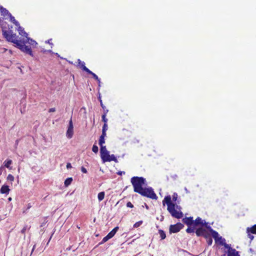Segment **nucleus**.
<instances>
[{
    "label": "nucleus",
    "mask_w": 256,
    "mask_h": 256,
    "mask_svg": "<svg viewBox=\"0 0 256 256\" xmlns=\"http://www.w3.org/2000/svg\"><path fill=\"white\" fill-rule=\"evenodd\" d=\"M51 40H48V42L50 44H51V43L50 42V41Z\"/></svg>",
    "instance_id": "8fccbe9b"
},
{
    "label": "nucleus",
    "mask_w": 256,
    "mask_h": 256,
    "mask_svg": "<svg viewBox=\"0 0 256 256\" xmlns=\"http://www.w3.org/2000/svg\"><path fill=\"white\" fill-rule=\"evenodd\" d=\"M142 222H143L142 220H140V221L136 222L134 224V228H137L140 226L142 224Z\"/></svg>",
    "instance_id": "7c9ffc66"
},
{
    "label": "nucleus",
    "mask_w": 256,
    "mask_h": 256,
    "mask_svg": "<svg viewBox=\"0 0 256 256\" xmlns=\"http://www.w3.org/2000/svg\"><path fill=\"white\" fill-rule=\"evenodd\" d=\"M100 106L102 107V108H103L104 112V110H106L107 109H106V107L104 106L102 100H100Z\"/></svg>",
    "instance_id": "ea45409f"
},
{
    "label": "nucleus",
    "mask_w": 256,
    "mask_h": 256,
    "mask_svg": "<svg viewBox=\"0 0 256 256\" xmlns=\"http://www.w3.org/2000/svg\"><path fill=\"white\" fill-rule=\"evenodd\" d=\"M210 234L212 237V236L216 240L218 238V234L217 232L214 230H210Z\"/></svg>",
    "instance_id": "6ab92c4d"
},
{
    "label": "nucleus",
    "mask_w": 256,
    "mask_h": 256,
    "mask_svg": "<svg viewBox=\"0 0 256 256\" xmlns=\"http://www.w3.org/2000/svg\"><path fill=\"white\" fill-rule=\"evenodd\" d=\"M35 246H36L35 245L33 246V248H32V252H31V254H32L33 252L34 251V250L35 248Z\"/></svg>",
    "instance_id": "de8ad7c7"
},
{
    "label": "nucleus",
    "mask_w": 256,
    "mask_h": 256,
    "mask_svg": "<svg viewBox=\"0 0 256 256\" xmlns=\"http://www.w3.org/2000/svg\"><path fill=\"white\" fill-rule=\"evenodd\" d=\"M12 164V160H8L4 162V166L7 168H10V169H11V168H10V165Z\"/></svg>",
    "instance_id": "393cba45"
},
{
    "label": "nucleus",
    "mask_w": 256,
    "mask_h": 256,
    "mask_svg": "<svg viewBox=\"0 0 256 256\" xmlns=\"http://www.w3.org/2000/svg\"><path fill=\"white\" fill-rule=\"evenodd\" d=\"M88 74H91L93 78L96 80L98 81V84H100V79L98 78V77L94 74V73L93 72H92L91 70H90V72H88Z\"/></svg>",
    "instance_id": "412c9836"
},
{
    "label": "nucleus",
    "mask_w": 256,
    "mask_h": 256,
    "mask_svg": "<svg viewBox=\"0 0 256 256\" xmlns=\"http://www.w3.org/2000/svg\"><path fill=\"white\" fill-rule=\"evenodd\" d=\"M228 256H240L238 252L235 249H230V250H228Z\"/></svg>",
    "instance_id": "dca6fc26"
},
{
    "label": "nucleus",
    "mask_w": 256,
    "mask_h": 256,
    "mask_svg": "<svg viewBox=\"0 0 256 256\" xmlns=\"http://www.w3.org/2000/svg\"><path fill=\"white\" fill-rule=\"evenodd\" d=\"M108 126L107 124H104L102 126V130L106 132V130H108Z\"/></svg>",
    "instance_id": "e433bc0d"
},
{
    "label": "nucleus",
    "mask_w": 256,
    "mask_h": 256,
    "mask_svg": "<svg viewBox=\"0 0 256 256\" xmlns=\"http://www.w3.org/2000/svg\"><path fill=\"white\" fill-rule=\"evenodd\" d=\"M158 234L160 235L161 240H164L166 238V234L165 232L162 230H158Z\"/></svg>",
    "instance_id": "bb28decb"
},
{
    "label": "nucleus",
    "mask_w": 256,
    "mask_h": 256,
    "mask_svg": "<svg viewBox=\"0 0 256 256\" xmlns=\"http://www.w3.org/2000/svg\"><path fill=\"white\" fill-rule=\"evenodd\" d=\"M222 256H226V254H223V255H222Z\"/></svg>",
    "instance_id": "603ef678"
},
{
    "label": "nucleus",
    "mask_w": 256,
    "mask_h": 256,
    "mask_svg": "<svg viewBox=\"0 0 256 256\" xmlns=\"http://www.w3.org/2000/svg\"><path fill=\"white\" fill-rule=\"evenodd\" d=\"M56 111L55 108H50L49 109L48 112H54Z\"/></svg>",
    "instance_id": "c03bdc74"
},
{
    "label": "nucleus",
    "mask_w": 256,
    "mask_h": 256,
    "mask_svg": "<svg viewBox=\"0 0 256 256\" xmlns=\"http://www.w3.org/2000/svg\"><path fill=\"white\" fill-rule=\"evenodd\" d=\"M14 176L12 174H8L7 176V180L11 182L14 181Z\"/></svg>",
    "instance_id": "2f4dec72"
},
{
    "label": "nucleus",
    "mask_w": 256,
    "mask_h": 256,
    "mask_svg": "<svg viewBox=\"0 0 256 256\" xmlns=\"http://www.w3.org/2000/svg\"><path fill=\"white\" fill-rule=\"evenodd\" d=\"M0 12L1 16H4V17H9L11 14L6 8H4L1 6H0Z\"/></svg>",
    "instance_id": "9b49d317"
},
{
    "label": "nucleus",
    "mask_w": 256,
    "mask_h": 256,
    "mask_svg": "<svg viewBox=\"0 0 256 256\" xmlns=\"http://www.w3.org/2000/svg\"><path fill=\"white\" fill-rule=\"evenodd\" d=\"M72 168V166L71 164L69 163V162L67 163V164H66V168L68 169V168Z\"/></svg>",
    "instance_id": "37998d69"
},
{
    "label": "nucleus",
    "mask_w": 256,
    "mask_h": 256,
    "mask_svg": "<svg viewBox=\"0 0 256 256\" xmlns=\"http://www.w3.org/2000/svg\"><path fill=\"white\" fill-rule=\"evenodd\" d=\"M194 227L193 226L192 227L188 226V228L186 230V232L188 233H194Z\"/></svg>",
    "instance_id": "c85d7f7f"
},
{
    "label": "nucleus",
    "mask_w": 256,
    "mask_h": 256,
    "mask_svg": "<svg viewBox=\"0 0 256 256\" xmlns=\"http://www.w3.org/2000/svg\"><path fill=\"white\" fill-rule=\"evenodd\" d=\"M182 222L188 226H194V220L192 216L186 217L182 219Z\"/></svg>",
    "instance_id": "9d476101"
},
{
    "label": "nucleus",
    "mask_w": 256,
    "mask_h": 256,
    "mask_svg": "<svg viewBox=\"0 0 256 256\" xmlns=\"http://www.w3.org/2000/svg\"><path fill=\"white\" fill-rule=\"evenodd\" d=\"M205 227L208 229V232H210V230H213L210 226H208V224H207L206 226Z\"/></svg>",
    "instance_id": "79ce46f5"
},
{
    "label": "nucleus",
    "mask_w": 256,
    "mask_h": 256,
    "mask_svg": "<svg viewBox=\"0 0 256 256\" xmlns=\"http://www.w3.org/2000/svg\"><path fill=\"white\" fill-rule=\"evenodd\" d=\"M208 224V223L206 222L205 221L202 220V218L200 217H198L194 222V226H196L198 225H200L201 226H206V225Z\"/></svg>",
    "instance_id": "1a4fd4ad"
},
{
    "label": "nucleus",
    "mask_w": 256,
    "mask_h": 256,
    "mask_svg": "<svg viewBox=\"0 0 256 256\" xmlns=\"http://www.w3.org/2000/svg\"><path fill=\"white\" fill-rule=\"evenodd\" d=\"M117 174L118 175L122 176V174H124L125 172H124L120 171V172H118Z\"/></svg>",
    "instance_id": "49530a36"
},
{
    "label": "nucleus",
    "mask_w": 256,
    "mask_h": 256,
    "mask_svg": "<svg viewBox=\"0 0 256 256\" xmlns=\"http://www.w3.org/2000/svg\"><path fill=\"white\" fill-rule=\"evenodd\" d=\"M110 238L106 235V236H104L103 239L102 240V242H100V244H104L107 242L108 240H110Z\"/></svg>",
    "instance_id": "473e14b6"
},
{
    "label": "nucleus",
    "mask_w": 256,
    "mask_h": 256,
    "mask_svg": "<svg viewBox=\"0 0 256 256\" xmlns=\"http://www.w3.org/2000/svg\"><path fill=\"white\" fill-rule=\"evenodd\" d=\"M78 66H80V68L83 70L84 71H85L87 73L90 72V70L87 68L85 66V63L84 62H82L80 59L78 60Z\"/></svg>",
    "instance_id": "f8f14e48"
},
{
    "label": "nucleus",
    "mask_w": 256,
    "mask_h": 256,
    "mask_svg": "<svg viewBox=\"0 0 256 256\" xmlns=\"http://www.w3.org/2000/svg\"><path fill=\"white\" fill-rule=\"evenodd\" d=\"M72 178H67L65 181H64V186H65L67 187L69 185H70L72 183Z\"/></svg>",
    "instance_id": "5701e85b"
},
{
    "label": "nucleus",
    "mask_w": 256,
    "mask_h": 256,
    "mask_svg": "<svg viewBox=\"0 0 256 256\" xmlns=\"http://www.w3.org/2000/svg\"><path fill=\"white\" fill-rule=\"evenodd\" d=\"M138 194L143 196L150 198L152 200H156L158 198L156 194L154 191L153 189L150 187L142 188V190L138 192Z\"/></svg>",
    "instance_id": "20e7f679"
},
{
    "label": "nucleus",
    "mask_w": 256,
    "mask_h": 256,
    "mask_svg": "<svg viewBox=\"0 0 256 256\" xmlns=\"http://www.w3.org/2000/svg\"><path fill=\"white\" fill-rule=\"evenodd\" d=\"M184 227V224L180 222H178L174 224H171L170 226L169 232L170 234L178 232Z\"/></svg>",
    "instance_id": "39448f33"
},
{
    "label": "nucleus",
    "mask_w": 256,
    "mask_h": 256,
    "mask_svg": "<svg viewBox=\"0 0 256 256\" xmlns=\"http://www.w3.org/2000/svg\"><path fill=\"white\" fill-rule=\"evenodd\" d=\"M119 229L118 226L115 227L114 229H112L107 235L111 238H112L118 232Z\"/></svg>",
    "instance_id": "f3484780"
},
{
    "label": "nucleus",
    "mask_w": 256,
    "mask_h": 256,
    "mask_svg": "<svg viewBox=\"0 0 256 256\" xmlns=\"http://www.w3.org/2000/svg\"><path fill=\"white\" fill-rule=\"evenodd\" d=\"M108 110H104V114L102 115V120L104 122V124H107L108 119L106 118V114L108 112Z\"/></svg>",
    "instance_id": "4be33fe9"
},
{
    "label": "nucleus",
    "mask_w": 256,
    "mask_h": 256,
    "mask_svg": "<svg viewBox=\"0 0 256 256\" xmlns=\"http://www.w3.org/2000/svg\"><path fill=\"white\" fill-rule=\"evenodd\" d=\"M206 230L202 228H198L196 230V234L198 236H203L204 232H206Z\"/></svg>",
    "instance_id": "4468645a"
},
{
    "label": "nucleus",
    "mask_w": 256,
    "mask_h": 256,
    "mask_svg": "<svg viewBox=\"0 0 256 256\" xmlns=\"http://www.w3.org/2000/svg\"><path fill=\"white\" fill-rule=\"evenodd\" d=\"M73 129L74 126L72 120L71 118L69 122V125L66 134V136L68 138H71L72 137L74 134Z\"/></svg>",
    "instance_id": "6e6552de"
},
{
    "label": "nucleus",
    "mask_w": 256,
    "mask_h": 256,
    "mask_svg": "<svg viewBox=\"0 0 256 256\" xmlns=\"http://www.w3.org/2000/svg\"><path fill=\"white\" fill-rule=\"evenodd\" d=\"M224 246H225V248H228V250H230V249H232V248H230V246L228 244H225Z\"/></svg>",
    "instance_id": "a18cd8bd"
},
{
    "label": "nucleus",
    "mask_w": 256,
    "mask_h": 256,
    "mask_svg": "<svg viewBox=\"0 0 256 256\" xmlns=\"http://www.w3.org/2000/svg\"><path fill=\"white\" fill-rule=\"evenodd\" d=\"M130 182L134 187V192L138 193L143 188L142 186L145 184L146 180L143 177L133 176L131 178Z\"/></svg>",
    "instance_id": "7ed1b4c3"
},
{
    "label": "nucleus",
    "mask_w": 256,
    "mask_h": 256,
    "mask_svg": "<svg viewBox=\"0 0 256 256\" xmlns=\"http://www.w3.org/2000/svg\"><path fill=\"white\" fill-rule=\"evenodd\" d=\"M206 240V242L208 243V246L212 245V236L210 237L209 238H207Z\"/></svg>",
    "instance_id": "f704fd0d"
},
{
    "label": "nucleus",
    "mask_w": 256,
    "mask_h": 256,
    "mask_svg": "<svg viewBox=\"0 0 256 256\" xmlns=\"http://www.w3.org/2000/svg\"><path fill=\"white\" fill-rule=\"evenodd\" d=\"M92 150L94 153H97L98 151V148L96 144H94L92 148Z\"/></svg>",
    "instance_id": "72a5a7b5"
},
{
    "label": "nucleus",
    "mask_w": 256,
    "mask_h": 256,
    "mask_svg": "<svg viewBox=\"0 0 256 256\" xmlns=\"http://www.w3.org/2000/svg\"><path fill=\"white\" fill-rule=\"evenodd\" d=\"M106 131H103L102 130V134H101V136H100L101 137H104V138H105V136H106Z\"/></svg>",
    "instance_id": "a19ab883"
},
{
    "label": "nucleus",
    "mask_w": 256,
    "mask_h": 256,
    "mask_svg": "<svg viewBox=\"0 0 256 256\" xmlns=\"http://www.w3.org/2000/svg\"><path fill=\"white\" fill-rule=\"evenodd\" d=\"M30 228H31L30 226H28V225H26L25 226H24L23 228L21 230V233L22 234H23L24 235H25L26 232V230H30Z\"/></svg>",
    "instance_id": "a878e982"
},
{
    "label": "nucleus",
    "mask_w": 256,
    "mask_h": 256,
    "mask_svg": "<svg viewBox=\"0 0 256 256\" xmlns=\"http://www.w3.org/2000/svg\"><path fill=\"white\" fill-rule=\"evenodd\" d=\"M105 193L104 192H102L98 193V198L100 202L102 200L104 199Z\"/></svg>",
    "instance_id": "b1692460"
},
{
    "label": "nucleus",
    "mask_w": 256,
    "mask_h": 256,
    "mask_svg": "<svg viewBox=\"0 0 256 256\" xmlns=\"http://www.w3.org/2000/svg\"><path fill=\"white\" fill-rule=\"evenodd\" d=\"M18 142H19L18 140H16V146H17V145H18Z\"/></svg>",
    "instance_id": "09e8293b"
},
{
    "label": "nucleus",
    "mask_w": 256,
    "mask_h": 256,
    "mask_svg": "<svg viewBox=\"0 0 256 256\" xmlns=\"http://www.w3.org/2000/svg\"><path fill=\"white\" fill-rule=\"evenodd\" d=\"M9 18H10V20L11 22L14 23L16 26H19V25H20L19 22L17 20H16L14 16H13L12 14H10L9 16Z\"/></svg>",
    "instance_id": "aec40b11"
},
{
    "label": "nucleus",
    "mask_w": 256,
    "mask_h": 256,
    "mask_svg": "<svg viewBox=\"0 0 256 256\" xmlns=\"http://www.w3.org/2000/svg\"><path fill=\"white\" fill-rule=\"evenodd\" d=\"M81 170L84 174H86L87 173L86 169L85 168H84V166H82Z\"/></svg>",
    "instance_id": "58836bf2"
},
{
    "label": "nucleus",
    "mask_w": 256,
    "mask_h": 256,
    "mask_svg": "<svg viewBox=\"0 0 256 256\" xmlns=\"http://www.w3.org/2000/svg\"><path fill=\"white\" fill-rule=\"evenodd\" d=\"M165 204H166L168 206L167 210L172 217L176 218H180L182 217V212L176 210V204L172 202L170 196H165L162 200V204L164 206Z\"/></svg>",
    "instance_id": "f03ea898"
},
{
    "label": "nucleus",
    "mask_w": 256,
    "mask_h": 256,
    "mask_svg": "<svg viewBox=\"0 0 256 256\" xmlns=\"http://www.w3.org/2000/svg\"><path fill=\"white\" fill-rule=\"evenodd\" d=\"M10 189L9 186L7 185H3L0 189V192L2 194H9Z\"/></svg>",
    "instance_id": "ddd939ff"
},
{
    "label": "nucleus",
    "mask_w": 256,
    "mask_h": 256,
    "mask_svg": "<svg viewBox=\"0 0 256 256\" xmlns=\"http://www.w3.org/2000/svg\"><path fill=\"white\" fill-rule=\"evenodd\" d=\"M111 161H114L115 162H117L118 160L114 156V154L110 155L108 156V158L106 160V162H110Z\"/></svg>",
    "instance_id": "a211bd4d"
},
{
    "label": "nucleus",
    "mask_w": 256,
    "mask_h": 256,
    "mask_svg": "<svg viewBox=\"0 0 256 256\" xmlns=\"http://www.w3.org/2000/svg\"><path fill=\"white\" fill-rule=\"evenodd\" d=\"M126 206L128 208H132L134 207V205L132 204V203L130 202H128L126 204Z\"/></svg>",
    "instance_id": "4c0bfd02"
},
{
    "label": "nucleus",
    "mask_w": 256,
    "mask_h": 256,
    "mask_svg": "<svg viewBox=\"0 0 256 256\" xmlns=\"http://www.w3.org/2000/svg\"><path fill=\"white\" fill-rule=\"evenodd\" d=\"M18 27V31L19 34L21 36L20 38H26L28 36V34L26 32H24V29L19 25V26H17Z\"/></svg>",
    "instance_id": "2eb2a0df"
},
{
    "label": "nucleus",
    "mask_w": 256,
    "mask_h": 256,
    "mask_svg": "<svg viewBox=\"0 0 256 256\" xmlns=\"http://www.w3.org/2000/svg\"><path fill=\"white\" fill-rule=\"evenodd\" d=\"M11 200H12V198H8V200H9V201Z\"/></svg>",
    "instance_id": "3c124183"
},
{
    "label": "nucleus",
    "mask_w": 256,
    "mask_h": 256,
    "mask_svg": "<svg viewBox=\"0 0 256 256\" xmlns=\"http://www.w3.org/2000/svg\"><path fill=\"white\" fill-rule=\"evenodd\" d=\"M104 143H105L104 138L103 136L102 137L100 136V138H99V145L100 146V147L101 148V146H103V144Z\"/></svg>",
    "instance_id": "cd10ccee"
},
{
    "label": "nucleus",
    "mask_w": 256,
    "mask_h": 256,
    "mask_svg": "<svg viewBox=\"0 0 256 256\" xmlns=\"http://www.w3.org/2000/svg\"><path fill=\"white\" fill-rule=\"evenodd\" d=\"M7 24L6 22L2 24V34L4 37L8 42H12L15 44V46L19 48L22 52L30 55L32 56H34L32 48L30 46H26V44H28L33 47H36L37 42L34 40L28 38H18V36L14 34L11 30L12 26L8 25V28L6 26Z\"/></svg>",
    "instance_id": "f257e3e1"
},
{
    "label": "nucleus",
    "mask_w": 256,
    "mask_h": 256,
    "mask_svg": "<svg viewBox=\"0 0 256 256\" xmlns=\"http://www.w3.org/2000/svg\"><path fill=\"white\" fill-rule=\"evenodd\" d=\"M246 233L248 234V236L251 240H252L254 236L251 234H256V224L254 225L250 228H246Z\"/></svg>",
    "instance_id": "0eeeda50"
},
{
    "label": "nucleus",
    "mask_w": 256,
    "mask_h": 256,
    "mask_svg": "<svg viewBox=\"0 0 256 256\" xmlns=\"http://www.w3.org/2000/svg\"><path fill=\"white\" fill-rule=\"evenodd\" d=\"M101 158L104 162H106L108 156H109V152L106 150V146H101L100 148Z\"/></svg>",
    "instance_id": "423d86ee"
},
{
    "label": "nucleus",
    "mask_w": 256,
    "mask_h": 256,
    "mask_svg": "<svg viewBox=\"0 0 256 256\" xmlns=\"http://www.w3.org/2000/svg\"><path fill=\"white\" fill-rule=\"evenodd\" d=\"M178 198V194L176 192H174L172 195V200L174 202H176Z\"/></svg>",
    "instance_id": "c9c22d12"
},
{
    "label": "nucleus",
    "mask_w": 256,
    "mask_h": 256,
    "mask_svg": "<svg viewBox=\"0 0 256 256\" xmlns=\"http://www.w3.org/2000/svg\"><path fill=\"white\" fill-rule=\"evenodd\" d=\"M202 236H204L206 240L211 236L210 232H209L208 230H206Z\"/></svg>",
    "instance_id": "c756f323"
}]
</instances>
